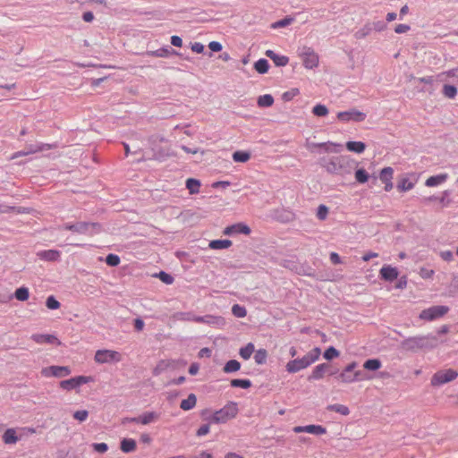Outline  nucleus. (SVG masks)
<instances>
[{"mask_svg": "<svg viewBox=\"0 0 458 458\" xmlns=\"http://www.w3.org/2000/svg\"><path fill=\"white\" fill-rule=\"evenodd\" d=\"M355 163L348 156L340 155L321 159V166L329 174L337 175L349 174L352 172V164Z\"/></svg>", "mask_w": 458, "mask_h": 458, "instance_id": "nucleus-1", "label": "nucleus"}, {"mask_svg": "<svg viewBox=\"0 0 458 458\" xmlns=\"http://www.w3.org/2000/svg\"><path fill=\"white\" fill-rule=\"evenodd\" d=\"M403 349L417 352L424 349H433L437 346V338L431 335H417L403 341Z\"/></svg>", "mask_w": 458, "mask_h": 458, "instance_id": "nucleus-2", "label": "nucleus"}, {"mask_svg": "<svg viewBox=\"0 0 458 458\" xmlns=\"http://www.w3.org/2000/svg\"><path fill=\"white\" fill-rule=\"evenodd\" d=\"M320 354V348L315 347L302 358L290 360L286 364V370L289 373H296L301 369H304L316 362L319 359Z\"/></svg>", "mask_w": 458, "mask_h": 458, "instance_id": "nucleus-3", "label": "nucleus"}, {"mask_svg": "<svg viewBox=\"0 0 458 458\" xmlns=\"http://www.w3.org/2000/svg\"><path fill=\"white\" fill-rule=\"evenodd\" d=\"M238 414L237 403L230 402L223 408L214 412L210 418V421L216 424L225 423L228 420L234 419Z\"/></svg>", "mask_w": 458, "mask_h": 458, "instance_id": "nucleus-4", "label": "nucleus"}, {"mask_svg": "<svg viewBox=\"0 0 458 458\" xmlns=\"http://www.w3.org/2000/svg\"><path fill=\"white\" fill-rule=\"evenodd\" d=\"M458 377V371L453 369H445L437 371L430 379L432 386H439L444 384L455 380Z\"/></svg>", "mask_w": 458, "mask_h": 458, "instance_id": "nucleus-5", "label": "nucleus"}, {"mask_svg": "<svg viewBox=\"0 0 458 458\" xmlns=\"http://www.w3.org/2000/svg\"><path fill=\"white\" fill-rule=\"evenodd\" d=\"M91 382H94V377L91 376H76L72 378L60 381L59 387L64 391L76 390L79 392L81 386Z\"/></svg>", "mask_w": 458, "mask_h": 458, "instance_id": "nucleus-6", "label": "nucleus"}, {"mask_svg": "<svg viewBox=\"0 0 458 458\" xmlns=\"http://www.w3.org/2000/svg\"><path fill=\"white\" fill-rule=\"evenodd\" d=\"M449 311V308L447 306H432L428 309L423 310L419 318L421 320L432 321L437 318L444 317Z\"/></svg>", "mask_w": 458, "mask_h": 458, "instance_id": "nucleus-7", "label": "nucleus"}, {"mask_svg": "<svg viewBox=\"0 0 458 458\" xmlns=\"http://www.w3.org/2000/svg\"><path fill=\"white\" fill-rule=\"evenodd\" d=\"M94 360L99 364L119 362L122 360V354L114 350H98L95 353Z\"/></svg>", "mask_w": 458, "mask_h": 458, "instance_id": "nucleus-8", "label": "nucleus"}, {"mask_svg": "<svg viewBox=\"0 0 458 458\" xmlns=\"http://www.w3.org/2000/svg\"><path fill=\"white\" fill-rule=\"evenodd\" d=\"M300 56L306 69H314L318 66L319 57L318 54L310 47H303Z\"/></svg>", "mask_w": 458, "mask_h": 458, "instance_id": "nucleus-9", "label": "nucleus"}, {"mask_svg": "<svg viewBox=\"0 0 458 458\" xmlns=\"http://www.w3.org/2000/svg\"><path fill=\"white\" fill-rule=\"evenodd\" d=\"M72 373L68 366H49L41 369V375L45 377H64Z\"/></svg>", "mask_w": 458, "mask_h": 458, "instance_id": "nucleus-10", "label": "nucleus"}, {"mask_svg": "<svg viewBox=\"0 0 458 458\" xmlns=\"http://www.w3.org/2000/svg\"><path fill=\"white\" fill-rule=\"evenodd\" d=\"M357 367V363L355 361H352L351 362L350 364H348L344 369V370L342 371V373L339 375V378L340 380L343 382V383H352V382H355L357 380H360L361 379L360 378V374L361 372L360 370H357V371H354L352 374V372L353 371V369Z\"/></svg>", "mask_w": 458, "mask_h": 458, "instance_id": "nucleus-11", "label": "nucleus"}, {"mask_svg": "<svg viewBox=\"0 0 458 458\" xmlns=\"http://www.w3.org/2000/svg\"><path fill=\"white\" fill-rule=\"evenodd\" d=\"M338 120L348 123L350 121L362 122L366 118V114L356 109H351L348 111L339 112L337 114Z\"/></svg>", "mask_w": 458, "mask_h": 458, "instance_id": "nucleus-12", "label": "nucleus"}, {"mask_svg": "<svg viewBox=\"0 0 458 458\" xmlns=\"http://www.w3.org/2000/svg\"><path fill=\"white\" fill-rule=\"evenodd\" d=\"M417 178L413 174L403 176L399 179L396 188L401 192L411 191L414 188Z\"/></svg>", "mask_w": 458, "mask_h": 458, "instance_id": "nucleus-13", "label": "nucleus"}, {"mask_svg": "<svg viewBox=\"0 0 458 458\" xmlns=\"http://www.w3.org/2000/svg\"><path fill=\"white\" fill-rule=\"evenodd\" d=\"M293 432L295 433H309L312 435H325L327 433V428L321 425H307V426H296L293 428Z\"/></svg>", "mask_w": 458, "mask_h": 458, "instance_id": "nucleus-14", "label": "nucleus"}, {"mask_svg": "<svg viewBox=\"0 0 458 458\" xmlns=\"http://www.w3.org/2000/svg\"><path fill=\"white\" fill-rule=\"evenodd\" d=\"M98 226V225H97V224H89V223L80 222V223H77L74 225L65 224L64 225V229L72 231L75 233H85L89 230V228H96Z\"/></svg>", "mask_w": 458, "mask_h": 458, "instance_id": "nucleus-15", "label": "nucleus"}, {"mask_svg": "<svg viewBox=\"0 0 458 458\" xmlns=\"http://www.w3.org/2000/svg\"><path fill=\"white\" fill-rule=\"evenodd\" d=\"M379 275L383 280L392 282L398 277L399 272L396 267L390 265H385L379 270Z\"/></svg>", "mask_w": 458, "mask_h": 458, "instance_id": "nucleus-16", "label": "nucleus"}, {"mask_svg": "<svg viewBox=\"0 0 458 458\" xmlns=\"http://www.w3.org/2000/svg\"><path fill=\"white\" fill-rule=\"evenodd\" d=\"M233 233H242L245 235H249L250 233V228L245 224L238 223L227 226L224 230V234L225 235H231Z\"/></svg>", "mask_w": 458, "mask_h": 458, "instance_id": "nucleus-17", "label": "nucleus"}, {"mask_svg": "<svg viewBox=\"0 0 458 458\" xmlns=\"http://www.w3.org/2000/svg\"><path fill=\"white\" fill-rule=\"evenodd\" d=\"M2 439L5 445L16 444L20 439L17 436V429L13 428H7L2 436Z\"/></svg>", "mask_w": 458, "mask_h": 458, "instance_id": "nucleus-18", "label": "nucleus"}, {"mask_svg": "<svg viewBox=\"0 0 458 458\" xmlns=\"http://www.w3.org/2000/svg\"><path fill=\"white\" fill-rule=\"evenodd\" d=\"M174 361L172 360H161L157 362V364L153 369V375L158 376L168 369L174 367Z\"/></svg>", "mask_w": 458, "mask_h": 458, "instance_id": "nucleus-19", "label": "nucleus"}, {"mask_svg": "<svg viewBox=\"0 0 458 458\" xmlns=\"http://www.w3.org/2000/svg\"><path fill=\"white\" fill-rule=\"evenodd\" d=\"M447 178H448L447 174H440L437 175H433V176L428 177L426 180L425 185L427 187H436V186H438V185L444 183L447 180Z\"/></svg>", "mask_w": 458, "mask_h": 458, "instance_id": "nucleus-20", "label": "nucleus"}, {"mask_svg": "<svg viewBox=\"0 0 458 458\" xmlns=\"http://www.w3.org/2000/svg\"><path fill=\"white\" fill-rule=\"evenodd\" d=\"M327 369H328V365L326 363H322V364L316 366L313 369L311 374L310 375L309 380L311 381V380H318V379L323 378Z\"/></svg>", "mask_w": 458, "mask_h": 458, "instance_id": "nucleus-21", "label": "nucleus"}, {"mask_svg": "<svg viewBox=\"0 0 458 458\" xmlns=\"http://www.w3.org/2000/svg\"><path fill=\"white\" fill-rule=\"evenodd\" d=\"M38 257L47 261H55L60 258V252L55 250H47L38 252Z\"/></svg>", "mask_w": 458, "mask_h": 458, "instance_id": "nucleus-22", "label": "nucleus"}, {"mask_svg": "<svg viewBox=\"0 0 458 458\" xmlns=\"http://www.w3.org/2000/svg\"><path fill=\"white\" fill-rule=\"evenodd\" d=\"M50 148H51V146L48 144L36 145V146L30 147V149L27 151H20V152L15 153L14 157H23V156H26L29 154L45 151V150L50 149Z\"/></svg>", "mask_w": 458, "mask_h": 458, "instance_id": "nucleus-23", "label": "nucleus"}, {"mask_svg": "<svg viewBox=\"0 0 458 458\" xmlns=\"http://www.w3.org/2000/svg\"><path fill=\"white\" fill-rule=\"evenodd\" d=\"M197 397L194 394H190L186 399L180 403V408L183 411H190L196 406Z\"/></svg>", "mask_w": 458, "mask_h": 458, "instance_id": "nucleus-24", "label": "nucleus"}, {"mask_svg": "<svg viewBox=\"0 0 458 458\" xmlns=\"http://www.w3.org/2000/svg\"><path fill=\"white\" fill-rule=\"evenodd\" d=\"M440 81H449L452 80L458 83V67L443 72L437 76Z\"/></svg>", "mask_w": 458, "mask_h": 458, "instance_id": "nucleus-25", "label": "nucleus"}, {"mask_svg": "<svg viewBox=\"0 0 458 458\" xmlns=\"http://www.w3.org/2000/svg\"><path fill=\"white\" fill-rule=\"evenodd\" d=\"M159 415L157 412L149 411L139 416L138 420L140 421V424L148 425L157 421Z\"/></svg>", "mask_w": 458, "mask_h": 458, "instance_id": "nucleus-26", "label": "nucleus"}, {"mask_svg": "<svg viewBox=\"0 0 458 458\" xmlns=\"http://www.w3.org/2000/svg\"><path fill=\"white\" fill-rule=\"evenodd\" d=\"M233 242L230 240H213L209 242V248L212 250L228 249L232 246Z\"/></svg>", "mask_w": 458, "mask_h": 458, "instance_id": "nucleus-27", "label": "nucleus"}, {"mask_svg": "<svg viewBox=\"0 0 458 458\" xmlns=\"http://www.w3.org/2000/svg\"><path fill=\"white\" fill-rule=\"evenodd\" d=\"M254 352H255L254 344L252 343H249L245 346L240 348L239 355L241 356L242 359L247 360L251 357V355L254 353Z\"/></svg>", "mask_w": 458, "mask_h": 458, "instance_id": "nucleus-28", "label": "nucleus"}, {"mask_svg": "<svg viewBox=\"0 0 458 458\" xmlns=\"http://www.w3.org/2000/svg\"><path fill=\"white\" fill-rule=\"evenodd\" d=\"M346 148L351 152L360 154L364 152L366 145L361 141H348L346 142Z\"/></svg>", "mask_w": 458, "mask_h": 458, "instance_id": "nucleus-29", "label": "nucleus"}, {"mask_svg": "<svg viewBox=\"0 0 458 458\" xmlns=\"http://www.w3.org/2000/svg\"><path fill=\"white\" fill-rule=\"evenodd\" d=\"M31 339L35 341L37 344H44V343H54L56 341V337L52 335H43V334H35L32 335Z\"/></svg>", "mask_w": 458, "mask_h": 458, "instance_id": "nucleus-30", "label": "nucleus"}, {"mask_svg": "<svg viewBox=\"0 0 458 458\" xmlns=\"http://www.w3.org/2000/svg\"><path fill=\"white\" fill-rule=\"evenodd\" d=\"M201 183L199 180L189 178L186 181V188L188 189L190 194H197L199 192Z\"/></svg>", "mask_w": 458, "mask_h": 458, "instance_id": "nucleus-31", "label": "nucleus"}, {"mask_svg": "<svg viewBox=\"0 0 458 458\" xmlns=\"http://www.w3.org/2000/svg\"><path fill=\"white\" fill-rule=\"evenodd\" d=\"M136 442L132 438H124L121 442V450L123 453H131L135 451Z\"/></svg>", "mask_w": 458, "mask_h": 458, "instance_id": "nucleus-32", "label": "nucleus"}, {"mask_svg": "<svg viewBox=\"0 0 458 458\" xmlns=\"http://www.w3.org/2000/svg\"><path fill=\"white\" fill-rule=\"evenodd\" d=\"M257 104L259 107H269L274 104V98L270 94L259 96Z\"/></svg>", "mask_w": 458, "mask_h": 458, "instance_id": "nucleus-33", "label": "nucleus"}, {"mask_svg": "<svg viewBox=\"0 0 458 458\" xmlns=\"http://www.w3.org/2000/svg\"><path fill=\"white\" fill-rule=\"evenodd\" d=\"M254 360L258 365H263L267 360V352L266 349H259L254 352Z\"/></svg>", "mask_w": 458, "mask_h": 458, "instance_id": "nucleus-34", "label": "nucleus"}, {"mask_svg": "<svg viewBox=\"0 0 458 458\" xmlns=\"http://www.w3.org/2000/svg\"><path fill=\"white\" fill-rule=\"evenodd\" d=\"M382 367V363L378 359H369L363 363V368L367 370L376 371Z\"/></svg>", "mask_w": 458, "mask_h": 458, "instance_id": "nucleus-35", "label": "nucleus"}, {"mask_svg": "<svg viewBox=\"0 0 458 458\" xmlns=\"http://www.w3.org/2000/svg\"><path fill=\"white\" fill-rule=\"evenodd\" d=\"M327 409L330 411H335V412L340 413L344 416H347L350 413L349 408L344 404H338V403L330 404L327 407Z\"/></svg>", "mask_w": 458, "mask_h": 458, "instance_id": "nucleus-36", "label": "nucleus"}, {"mask_svg": "<svg viewBox=\"0 0 458 458\" xmlns=\"http://www.w3.org/2000/svg\"><path fill=\"white\" fill-rule=\"evenodd\" d=\"M241 369V363L236 360H230L225 363L224 366V372L225 373H233L236 372Z\"/></svg>", "mask_w": 458, "mask_h": 458, "instance_id": "nucleus-37", "label": "nucleus"}, {"mask_svg": "<svg viewBox=\"0 0 458 458\" xmlns=\"http://www.w3.org/2000/svg\"><path fill=\"white\" fill-rule=\"evenodd\" d=\"M394 170L392 167L387 166L380 171L379 178L382 182H389L393 180Z\"/></svg>", "mask_w": 458, "mask_h": 458, "instance_id": "nucleus-38", "label": "nucleus"}, {"mask_svg": "<svg viewBox=\"0 0 458 458\" xmlns=\"http://www.w3.org/2000/svg\"><path fill=\"white\" fill-rule=\"evenodd\" d=\"M254 68L259 73L264 74L267 72L269 64L267 60L261 58L254 64Z\"/></svg>", "mask_w": 458, "mask_h": 458, "instance_id": "nucleus-39", "label": "nucleus"}, {"mask_svg": "<svg viewBox=\"0 0 458 458\" xmlns=\"http://www.w3.org/2000/svg\"><path fill=\"white\" fill-rule=\"evenodd\" d=\"M14 297L21 301H25L30 297V292L27 287H20L14 292Z\"/></svg>", "mask_w": 458, "mask_h": 458, "instance_id": "nucleus-40", "label": "nucleus"}, {"mask_svg": "<svg viewBox=\"0 0 458 458\" xmlns=\"http://www.w3.org/2000/svg\"><path fill=\"white\" fill-rule=\"evenodd\" d=\"M448 196H449V191H445L442 192V195L440 197L437 198V197L432 196V197H429L428 199L430 201L438 200L443 205V207H447L451 203V199H448Z\"/></svg>", "mask_w": 458, "mask_h": 458, "instance_id": "nucleus-41", "label": "nucleus"}, {"mask_svg": "<svg viewBox=\"0 0 458 458\" xmlns=\"http://www.w3.org/2000/svg\"><path fill=\"white\" fill-rule=\"evenodd\" d=\"M369 174L364 168H359L355 172V180L359 183H365L369 180Z\"/></svg>", "mask_w": 458, "mask_h": 458, "instance_id": "nucleus-42", "label": "nucleus"}, {"mask_svg": "<svg viewBox=\"0 0 458 458\" xmlns=\"http://www.w3.org/2000/svg\"><path fill=\"white\" fill-rule=\"evenodd\" d=\"M250 158V153H248V152H244V151H235V152L233 154V161H235V162H242V163H244V162H247Z\"/></svg>", "mask_w": 458, "mask_h": 458, "instance_id": "nucleus-43", "label": "nucleus"}, {"mask_svg": "<svg viewBox=\"0 0 458 458\" xmlns=\"http://www.w3.org/2000/svg\"><path fill=\"white\" fill-rule=\"evenodd\" d=\"M312 113L316 116L322 117L326 116L328 114V109L326 106L318 104L313 107Z\"/></svg>", "mask_w": 458, "mask_h": 458, "instance_id": "nucleus-44", "label": "nucleus"}, {"mask_svg": "<svg viewBox=\"0 0 458 458\" xmlns=\"http://www.w3.org/2000/svg\"><path fill=\"white\" fill-rule=\"evenodd\" d=\"M231 386L233 387L249 388L251 386V382L249 379H233Z\"/></svg>", "mask_w": 458, "mask_h": 458, "instance_id": "nucleus-45", "label": "nucleus"}, {"mask_svg": "<svg viewBox=\"0 0 458 458\" xmlns=\"http://www.w3.org/2000/svg\"><path fill=\"white\" fill-rule=\"evenodd\" d=\"M443 94L448 98H454L457 95V89L452 85H445L443 88Z\"/></svg>", "mask_w": 458, "mask_h": 458, "instance_id": "nucleus-46", "label": "nucleus"}, {"mask_svg": "<svg viewBox=\"0 0 458 458\" xmlns=\"http://www.w3.org/2000/svg\"><path fill=\"white\" fill-rule=\"evenodd\" d=\"M300 94V90L297 88L291 89L285 91L282 95V99L285 102L291 101L293 98Z\"/></svg>", "mask_w": 458, "mask_h": 458, "instance_id": "nucleus-47", "label": "nucleus"}, {"mask_svg": "<svg viewBox=\"0 0 458 458\" xmlns=\"http://www.w3.org/2000/svg\"><path fill=\"white\" fill-rule=\"evenodd\" d=\"M232 313L236 317V318H244L246 317L247 315V311H246V309L239 304H234L233 307H232Z\"/></svg>", "mask_w": 458, "mask_h": 458, "instance_id": "nucleus-48", "label": "nucleus"}, {"mask_svg": "<svg viewBox=\"0 0 458 458\" xmlns=\"http://www.w3.org/2000/svg\"><path fill=\"white\" fill-rule=\"evenodd\" d=\"M339 352L333 346L328 347L324 352V358L326 360H333L339 356Z\"/></svg>", "mask_w": 458, "mask_h": 458, "instance_id": "nucleus-49", "label": "nucleus"}, {"mask_svg": "<svg viewBox=\"0 0 458 458\" xmlns=\"http://www.w3.org/2000/svg\"><path fill=\"white\" fill-rule=\"evenodd\" d=\"M328 212H329L328 208L327 206L321 204L318 208L317 217L319 220L324 221L327 217Z\"/></svg>", "mask_w": 458, "mask_h": 458, "instance_id": "nucleus-50", "label": "nucleus"}, {"mask_svg": "<svg viewBox=\"0 0 458 458\" xmlns=\"http://www.w3.org/2000/svg\"><path fill=\"white\" fill-rule=\"evenodd\" d=\"M46 306L49 310H57L60 308L61 304L54 296H48L46 301Z\"/></svg>", "mask_w": 458, "mask_h": 458, "instance_id": "nucleus-51", "label": "nucleus"}, {"mask_svg": "<svg viewBox=\"0 0 458 458\" xmlns=\"http://www.w3.org/2000/svg\"><path fill=\"white\" fill-rule=\"evenodd\" d=\"M156 276L158 277L163 283L166 284H172L174 283V277L164 271H160L158 274L156 275Z\"/></svg>", "mask_w": 458, "mask_h": 458, "instance_id": "nucleus-52", "label": "nucleus"}, {"mask_svg": "<svg viewBox=\"0 0 458 458\" xmlns=\"http://www.w3.org/2000/svg\"><path fill=\"white\" fill-rule=\"evenodd\" d=\"M318 146L320 148H323L324 150L327 152H338L339 150L333 148V147H339V148L341 147L340 144H336L334 142L319 143Z\"/></svg>", "mask_w": 458, "mask_h": 458, "instance_id": "nucleus-53", "label": "nucleus"}, {"mask_svg": "<svg viewBox=\"0 0 458 458\" xmlns=\"http://www.w3.org/2000/svg\"><path fill=\"white\" fill-rule=\"evenodd\" d=\"M106 262L108 266L115 267L120 264V258L115 254H108L106 258Z\"/></svg>", "mask_w": 458, "mask_h": 458, "instance_id": "nucleus-54", "label": "nucleus"}, {"mask_svg": "<svg viewBox=\"0 0 458 458\" xmlns=\"http://www.w3.org/2000/svg\"><path fill=\"white\" fill-rule=\"evenodd\" d=\"M293 19L286 17L283 20H280L275 23L272 24V28L277 29V28H283L290 25L293 22Z\"/></svg>", "mask_w": 458, "mask_h": 458, "instance_id": "nucleus-55", "label": "nucleus"}, {"mask_svg": "<svg viewBox=\"0 0 458 458\" xmlns=\"http://www.w3.org/2000/svg\"><path fill=\"white\" fill-rule=\"evenodd\" d=\"M89 412L86 410L76 411L73 413V418L81 422L88 419Z\"/></svg>", "mask_w": 458, "mask_h": 458, "instance_id": "nucleus-56", "label": "nucleus"}, {"mask_svg": "<svg viewBox=\"0 0 458 458\" xmlns=\"http://www.w3.org/2000/svg\"><path fill=\"white\" fill-rule=\"evenodd\" d=\"M273 61L277 66H285L289 62V58L285 55H276Z\"/></svg>", "mask_w": 458, "mask_h": 458, "instance_id": "nucleus-57", "label": "nucleus"}, {"mask_svg": "<svg viewBox=\"0 0 458 458\" xmlns=\"http://www.w3.org/2000/svg\"><path fill=\"white\" fill-rule=\"evenodd\" d=\"M93 449L100 454H104L107 451L108 446L106 443H95L92 445Z\"/></svg>", "mask_w": 458, "mask_h": 458, "instance_id": "nucleus-58", "label": "nucleus"}, {"mask_svg": "<svg viewBox=\"0 0 458 458\" xmlns=\"http://www.w3.org/2000/svg\"><path fill=\"white\" fill-rule=\"evenodd\" d=\"M410 26L406 24H398L394 28V31L397 34L406 33L410 30Z\"/></svg>", "mask_w": 458, "mask_h": 458, "instance_id": "nucleus-59", "label": "nucleus"}, {"mask_svg": "<svg viewBox=\"0 0 458 458\" xmlns=\"http://www.w3.org/2000/svg\"><path fill=\"white\" fill-rule=\"evenodd\" d=\"M150 55L157 57H165L169 55V51L167 49L161 48L151 52Z\"/></svg>", "mask_w": 458, "mask_h": 458, "instance_id": "nucleus-60", "label": "nucleus"}, {"mask_svg": "<svg viewBox=\"0 0 458 458\" xmlns=\"http://www.w3.org/2000/svg\"><path fill=\"white\" fill-rule=\"evenodd\" d=\"M210 428L209 425H202L198 430H197V436L198 437H203L209 433Z\"/></svg>", "mask_w": 458, "mask_h": 458, "instance_id": "nucleus-61", "label": "nucleus"}, {"mask_svg": "<svg viewBox=\"0 0 458 458\" xmlns=\"http://www.w3.org/2000/svg\"><path fill=\"white\" fill-rule=\"evenodd\" d=\"M434 275V270L428 268H421L420 271V276L422 278H430Z\"/></svg>", "mask_w": 458, "mask_h": 458, "instance_id": "nucleus-62", "label": "nucleus"}, {"mask_svg": "<svg viewBox=\"0 0 458 458\" xmlns=\"http://www.w3.org/2000/svg\"><path fill=\"white\" fill-rule=\"evenodd\" d=\"M208 47L213 52H219L222 50V45L217 41H211L208 44Z\"/></svg>", "mask_w": 458, "mask_h": 458, "instance_id": "nucleus-63", "label": "nucleus"}, {"mask_svg": "<svg viewBox=\"0 0 458 458\" xmlns=\"http://www.w3.org/2000/svg\"><path fill=\"white\" fill-rule=\"evenodd\" d=\"M190 458H213V455L208 452L202 451L199 454L190 456Z\"/></svg>", "mask_w": 458, "mask_h": 458, "instance_id": "nucleus-64", "label": "nucleus"}]
</instances>
